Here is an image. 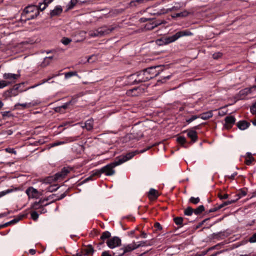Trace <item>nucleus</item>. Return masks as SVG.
Wrapping results in <instances>:
<instances>
[{"instance_id": "f257e3e1", "label": "nucleus", "mask_w": 256, "mask_h": 256, "mask_svg": "<svg viewBox=\"0 0 256 256\" xmlns=\"http://www.w3.org/2000/svg\"><path fill=\"white\" fill-rule=\"evenodd\" d=\"M120 165L117 160H116L106 166L102 168L100 170H96L90 176H89L86 178L85 181H88L91 180L92 176H100L102 174H105L106 176H110L114 174L115 170L114 168L116 166Z\"/></svg>"}, {"instance_id": "f03ea898", "label": "nucleus", "mask_w": 256, "mask_h": 256, "mask_svg": "<svg viewBox=\"0 0 256 256\" xmlns=\"http://www.w3.org/2000/svg\"><path fill=\"white\" fill-rule=\"evenodd\" d=\"M40 14L38 6L30 5L24 9L22 15L26 17V20H30L36 18Z\"/></svg>"}, {"instance_id": "7ed1b4c3", "label": "nucleus", "mask_w": 256, "mask_h": 256, "mask_svg": "<svg viewBox=\"0 0 256 256\" xmlns=\"http://www.w3.org/2000/svg\"><path fill=\"white\" fill-rule=\"evenodd\" d=\"M114 28H101L96 30H91L88 32V36L90 37L102 36L104 34H108L114 30Z\"/></svg>"}, {"instance_id": "20e7f679", "label": "nucleus", "mask_w": 256, "mask_h": 256, "mask_svg": "<svg viewBox=\"0 0 256 256\" xmlns=\"http://www.w3.org/2000/svg\"><path fill=\"white\" fill-rule=\"evenodd\" d=\"M128 78L130 80H132V84L146 82L143 70L130 75Z\"/></svg>"}, {"instance_id": "39448f33", "label": "nucleus", "mask_w": 256, "mask_h": 256, "mask_svg": "<svg viewBox=\"0 0 256 256\" xmlns=\"http://www.w3.org/2000/svg\"><path fill=\"white\" fill-rule=\"evenodd\" d=\"M40 104L38 100H34L28 103L20 104L18 103L15 105V108L17 109L29 108L34 106H38Z\"/></svg>"}, {"instance_id": "423d86ee", "label": "nucleus", "mask_w": 256, "mask_h": 256, "mask_svg": "<svg viewBox=\"0 0 256 256\" xmlns=\"http://www.w3.org/2000/svg\"><path fill=\"white\" fill-rule=\"evenodd\" d=\"M106 244L110 248H114L121 244V240L118 237L114 236L108 239L106 242Z\"/></svg>"}, {"instance_id": "0eeeda50", "label": "nucleus", "mask_w": 256, "mask_h": 256, "mask_svg": "<svg viewBox=\"0 0 256 256\" xmlns=\"http://www.w3.org/2000/svg\"><path fill=\"white\" fill-rule=\"evenodd\" d=\"M144 92V89L142 88L138 87L127 90L126 94L128 96H138Z\"/></svg>"}, {"instance_id": "6e6552de", "label": "nucleus", "mask_w": 256, "mask_h": 256, "mask_svg": "<svg viewBox=\"0 0 256 256\" xmlns=\"http://www.w3.org/2000/svg\"><path fill=\"white\" fill-rule=\"evenodd\" d=\"M26 194L30 198H38L42 194L33 187H30L26 190Z\"/></svg>"}, {"instance_id": "1a4fd4ad", "label": "nucleus", "mask_w": 256, "mask_h": 256, "mask_svg": "<svg viewBox=\"0 0 256 256\" xmlns=\"http://www.w3.org/2000/svg\"><path fill=\"white\" fill-rule=\"evenodd\" d=\"M20 74L12 73H5L3 74V78L10 84L15 82V80L20 77Z\"/></svg>"}, {"instance_id": "9d476101", "label": "nucleus", "mask_w": 256, "mask_h": 256, "mask_svg": "<svg viewBox=\"0 0 256 256\" xmlns=\"http://www.w3.org/2000/svg\"><path fill=\"white\" fill-rule=\"evenodd\" d=\"M136 152H131L128 153L125 156H120L116 158L120 164L126 162L127 160L131 159L136 154Z\"/></svg>"}, {"instance_id": "9b49d317", "label": "nucleus", "mask_w": 256, "mask_h": 256, "mask_svg": "<svg viewBox=\"0 0 256 256\" xmlns=\"http://www.w3.org/2000/svg\"><path fill=\"white\" fill-rule=\"evenodd\" d=\"M136 248V242H132V244L127 245L124 248H122L121 250L122 252V253L118 254L116 256H122L125 253L131 252Z\"/></svg>"}, {"instance_id": "f8f14e48", "label": "nucleus", "mask_w": 256, "mask_h": 256, "mask_svg": "<svg viewBox=\"0 0 256 256\" xmlns=\"http://www.w3.org/2000/svg\"><path fill=\"white\" fill-rule=\"evenodd\" d=\"M148 69L150 74H152V75H154V78L157 76L160 72L163 70L162 67L161 66H152L148 68Z\"/></svg>"}, {"instance_id": "ddd939ff", "label": "nucleus", "mask_w": 256, "mask_h": 256, "mask_svg": "<svg viewBox=\"0 0 256 256\" xmlns=\"http://www.w3.org/2000/svg\"><path fill=\"white\" fill-rule=\"evenodd\" d=\"M235 122V118L233 116H226L225 118V128H230Z\"/></svg>"}, {"instance_id": "4468645a", "label": "nucleus", "mask_w": 256, "mask_h": 256, "mask_svg": "<svg viewBox=\"0 0 256 256\" xmlns=\"http://www.w3.org/2000/svg\"><path fill=\"white\" fill-rule=\"evenodd\" d=\"M158 196V192L154 188H150L148 194V196L150 200H156Z\"/></svg>"}, {"instance_id": "2eb2a0df", "label": "nucleus", "mask_w": 256, "mask_h": 256, "mask_svg": "<svg viewBox=\"0 0 256 256\" xmlns=\"http://www.w3.org/2000/svg\"><path fill=\"white\" fill-rule=\"evenodd\" d=\"M178 38L177 32L172 36L164 38V40L166 44L175 42Z\"/></svg>"}, {"instance_id": "dca6fc26", "label": "nucleus", "mask_w": 256, "mask_h": 256, "mask_svg": "<svg viewBox=\"0 0 256 256\" xmlns=\"http://www.w3.org/2000/svg\"><path fill=\"white\" fill-rule=\"evenodd\" d=\"M250 125V123L245 120L240 121L237 124L238 127L241 130H244Z\"/></svg>"}, {"instance_id": "f3484780", "label": "nucleus", "mask_w": 256, "mask_h": 256, "mask_svg": "<svg viewBox=\"0 0 256 256\" xmlns=\"http://www.w3.org/2000/svg\"><path fill=\"white\" fill-rule=\"evenodd\" d=\"M62 11V9L60 6H57L54 10H52L50 13L51 16H54L60 15Z\"/></svg>"}, {"instance_id": "a211bd4d", "label": "nucleus", "mask_w": 256, "mask_h": 256, "mask_svg": "<svg viewBox=\"0 0 256 256\" xmlns=\"http://www.w3.org/2000/svg\"><path fill=\"white\" fill-rule=\"evenodd\" d=\"M188 138H191L193 142H195L198 138L196 132L194 130H189L187 134Z\"/></svg>"}, {"instance_id": "6ab92c4d", "label": "nucleus", "mask_w": 256, "mask_h": 256, "mask_svg": "<svg viewBox=\"0 0 256 256\" xmlns=\"http://www.w3.org/2000/svg\"><path fill=\"white\" fill-rule=\"evenodd\" d=\"M94 126V121L90 119L85 122L84 127L88 130H90L92 129Z\"/></svg>"}, {"instance_id": "aec40b11", "label": "nucleus", "mask_w": 256, "mask_h": 256, "mask_svg": "<svg viewBox=\"0 0 256 256\" xmlns=\"http://www.w3.org/2000/svg\"><path fill=\"white\" fill-rule=\"evenodd\" d=\"M200 118L202 120H206L212 116V112L210 111L204 112L199 116Z\"/></svg>"}, {"instance_id": "412c9836", "label": "nucleus", "mask_w": 256, "mask_h": 256, "mask_svg": "<svg viewBox=\"0 0 256 256\" xmlns=\"http://www.w3.org/2000/svg\"><path fill=\"white\" fill-rule=\"evenodd\" d=\"M177 34L178 35V38L184 36H190L193 34L191 32L188 30L178 32Z\"/></svg>"}, {"instance_id": "4be33fe9", "label": "nucleus", "mask_w": 256, "mask_h": 256, "mask_svg": "<svg viewBox=\"0 0 256 256\" xmlns=\"http://www.w3.org/2000/svg\"><path fill=\"white\" fill-rule=\"evenodd\" d=\"M52 58V56L46 57L44 59L43 62L41 63V66L45 67L48 66L50 64Z\"/></svg>"}, {"instance_id": "5701e85b", "label": "nucleus", "mask_w": 256, "mask_h": 256, "mask_svg": "<svg viewBox=\"0 0 256 256\" xmlns=\"http://www.w3.org/2000/svg\"><path fill=\"white\" fill-rule=\"evenodd\" d=\"M143 72L144 73V76L146 81L154 78V75H152V74H150L148 68L144 70Z\"/></svg>"}, {"instance_id": "b1692460", "label": "nucleus", "mask_w": 256, "mask_h": 256, "mask_svg": "<svg viewBox=\"0 0 256 256\" xmlns=\"http://www.w3.org/2000/svg\"><path fill=\"white\" fill-rule=\"evenodd\" d=\"M86 254H92L94 252V249L91 244H88L84 250Z\"/></svg>"}, {"instance_id": "393cba45", "label": "nucleus", "mask_w": 256, "mask_h": 256, "mask_svg": "<svg viewBox=\"0 0 256 256\" xmlns=\"http://www.w3.org/2000/svg\"><path fill=\"white\" fill-rule=\"evenodd\" d=\"M236 202V200H228L226 202H224L222 204L218 205V208H220V210L224 206H228V204L234 203Z\"/></svg>"}, {"instance_id": "a878e982", "label": "nucleus", "mask_w": 256, "mask_h": 256, "mask_svg": "<svg viewBox=\"0 0 256 256\" xmlns=\"http://www.w3.org/2000/svg\"><path fill=\"white\" fill-rule=\"evenodd\" d=\"M204 210V207L203 205H200L199 206H198L194 210V214L196 215L200 214Z\"/></svg>"}, {"instance_id": "bb28decb", "label": "nucleus", "mask_w": 256, "mask_h": 256, "mask_svg": "<svg viewBox=\"0 0 256 256\" xmlns=\"http://www.w3.org/2000/svg\"><path fill=\"white\" fill-rule=\"evenodd\" d=\"M193 213H194V209L190 206L188 207L184 210V214L186 216H192Z\"/></svg>"}, {"instance_id": "cd10ccee", "label": "nucleus", "mask_w": 256, "mask_h": 256, "mask_svg": "<svg viewBox=\"0 0 256 256\" xmlns=\"http://www.w3.org/2000/svg\"><path fill=\"white\" fill-rule=\"evenodd\" d=\"M110 236V233L108 231H106L102 233L100 236V240H104Z\"/></svg>"}, {"instance_id": "c85d7f7f", "label": "nucleus", "mask_w": 256, "mask_h": 256, "mask_svg": "<svg viewBox=\"0 0 256 256\" xmlns=\"http://www.w3.org/2000/svg\"><path fill=\"white\" fill-rule=\"evenodd\" d=\"M174 220L176 224L182 225L183 218L182 217H176L174 218Z\"/></svg>"}, {"instance_id": "c756f323", "label": "nucleus", "mask_w": 256, "mask_h": 256, "mask_svg": "<svg viewBox=\"0 0 256 256\" xmlns=\"http://www.w3.org/2000/svg\"><path fill=\"white\" fill-rule=\"evenodd\" d=\"M189 12L186 10L175 14L173 17H185L188 16Z\"/></svg>"}, {"instance_id": "7c9ffc66", "label": "nucleus", "mask_w": 256, "mask_h": 256, "mask_svg": "<svg viewBox=\"0 0 256 256\" xmlns=\"http://www.w3.org/2000/svg\"><path fill=\"white\" fill-rule=\"evenodd\" d=\"M56 180H57L56 178V176L54 175V176H51L47 178L44 180V182L46 183H51Z\"/></svg>"}, {"instance_id": "2f4dec72", "label": "nucleus", "mask_w": 256, "mask_h": 256, "mask_svg": "<svg viewBox=\"0 0 256 256\" xmlns=\"http://www.w3.org/2000/svg\"><path fill=\"white\" fill-rule=\"evenodd\" d=\"M200 202V199L198 197L194 198V197H191L189 199V202L196 204Z\"/></svg>"}, {"instance_id": "473e14b6", "label": "nucleus", "mask_w": 256, "mask_h": 256, "mask_svg": "<svg viewBox=\"0 0 256 256\" xmlns=\"http://www.w3.org/2000/svg\"><path fill=\"white\" fill-rule=\"evenodd\" d=\"M252 88H246L240 91V94L242 95H247L251 92V90Z\"/></svg>"}, {"instance_id": "72a5a7b5", "label": "nucleus", "mask_w": 256, "mask_h": 256, "mask_svg": "<svg viewBox=\"0 0 256 256\" xmlns=\"http://www.w3.org/2000/svg\"><path fill=\"white\" fill-rule=\"evenodd\" d=\"M55 176H56V178L57 180H62L66 176L64 175V174L63 173H62V171L56 174Z\"/></svg>"}, {"instance_id": "f704fd0d", "label": "nucleus", "mask_w": 256, "mask_h": 256, "mask_svg": "<svg viewBox=\"0 0 256 256\" xmlns=\"http://www.w3.org/2000/svg\"><path fill=\"white\" fill-rule=\"evenodd\" d=\"M77 2V0H71L70 2L68 5V10H70L72 8Z\"/></svg>"}, {"instance_id": "c9c22d12", "label": "nucleus", "mask_w": 256, "mask_h": 256, "mask_svg": "<svg viewBox=\"0 0 256 256\" xmlns=\"http://www.w3.org/2000/svg\"><path fill=\"white\" fill-rule=\"evenodd\" d=\"M58 187L56 185H52L46 188V190L49 192H54L58 189Z\"/></svg>"}, {"instance_id": "e433bc0d", "label": "nucleus", "mask_w": 256, "mask_h": 256, "mask_svg": "<svg viewBox=\"0 0 256 256\" xmlns=\"http://www.w3.org/2000/svg\"><path fill=\"white\" fill-rule=\"evenodd\" d=\"M10 84V82H8L5 80H0V88H2L6 86H8Z\"/></svg>"}, {"instance_id": "4c0bfd02", "label": "nucleus", "mask_w": 256, "mask_h": 256, "mask_svg": "<svg viewBox=\"0 0 256 256\" xmlns=\"http://www.w3.org/2000/svg\"><path fill=\"white\" fill-rule=\"evenodd\" d=\"M77 72H70L65 74V78H70L74 76H77Z\"/></svg>"}, {"instance_id": "58836bf2", "label": "nucleus", "mask_w": 256, "mask_h": 256, "mask_svg": "<svg viewBox=\"0 0 256 256\" xmlns=\"http://www.w3.org/2000/svg\"><path fill=\"white\" fill-rule=\"evenodd\" d=\"M248 158L246 160V163L247 165H250L252 162L254 160V158L250 153H248Z\"/></svg>"}, {"instance_id": "ea45409f", "label": "nucleus", "mask_w": 256, "mask_h": 256, "mask_svg": "<svg viewBox=\"0 0 256 256\" xmlns=\"http://www.w3.org/2000/svg\"><path fill=\"white\" fill-rule=\"evenodd\" d=\"M156 43L157 44H158L159 46H162V45L166 44L165 43V42L164 40V38L157 40H156Z\"/></svg>"}, {"instance_id": "a19ab883", "label": "nucleus", "mask_w": 256, "mask_h": 256, "mask_svg": "<svg viewBox=\"0 0 256 256\" xmlns=\"http://www.w3.org/2000/svg\"><path fill=\"white\" fill-rule=\"evenodd\" d=\"M177 141L178 143L182 144L186 142V140L184 136H180L177 138Z\"/></svg>"}, {"instance_id": "79ce46f5", "label": "nucleus", "mask_w": 256, "mask_h": 256, "mask_svg": "<svg viewBox=\"0 0 256 256\" xmlns=\"http://www.w3.org/2000/svg\"><path fill=\"white\" fill-rule=\"evenodd\" d=\"M47 6H46V4H45L44 2L42 3H40L38 7V10H40L41 11H42L44 10Z\"/></svg>"}, {"instance_id": "37998d69", "label": "nucleus", "mask_w": 256, "mask_h": 256, "mask_svg": "<svg viewBox=\"0 0 256 256\" xmlns=\"http://www.w3.org/2000/svg\"><path fill=\"white\" fill-rule=\"evenodd\" d=\"M31 217L34 220H36L38 218V214L37 212H33L31 213Z\"/></svg>"}, {"instance_id": "c03bdc74", "label": "nucleus", "mask_w": 256, "mask_h": 256, "mask_svg": "<svg viewBox=\"0 0 256 256\" xmlns=\"http://www.w3.org/2000/svg\"><path fill=\"white\" fill-rule=\"evenodd\" d=\"M66 143V142L65 141H60V142H54V143H52L51 144V147H54V146H59L60 144H65Z\"/></svg>"}, {"instance_id": "a18cd8bd", "label": "nucleus", "mask_w": 256, "mask_h": 256, "mask_svg": "<svg viewBox=\"0 0 256 256\" xmlns=\"http://www.w3.org/2000/svg\"><path fill=\"white\" fill-rule=\"evenodd\" d=\"M148 0H136L135 1H132L130 2V4L133 5L134 6H136L135 3L137 2L138 4H142L144 2V1L148 2Z\"/></svg>"}, {"instance_id": "49530a36", "label": "nucleus", "mask_w": 256, "mask_h": 256, "mask_svg": "<svg viewBox=\"0 0 256 256\" xmlns=\"http://www.w3.org/2000/svg\"><path fill=\"white\" fill-rule=\"evenodd\" d=\"M70 169L69 168H68L64 167L62 168L61 171L62 173H63L64 175L66 176L70 172Z\"/></svg>"}, {"instance_id": "de8ad7c7", "label": "nucleus", "mask_w": 256, "mask_h": 256, "mask_svg": "<svg viewBox=\"0 0 256 256\" xmlns=\"http://www.w3.org/2000/svg\"><path fill=\"white\" fill-rule=\"evenodd\" d=\"M198 118H200L199 116H196V115L192 116L190 118L186 120V122L188 123H190V122H192L193 120L197 119Z\"/></svg>"}, {"instance_id": "09e8293b", "label": "nucleus", "mask_w": 256, "mask_h": 256, "mask_svg": "<svg viewBox=\"0 0 256 256\" xmlns=\"http://www.w3.org/2000/svg\"><path fill=\"white\" fill-rule=\"evenodd\" d=\"M42 200H40L38 202H35L32 206V208L36 210L39 208L40 204H41Z\"/></svg>"}, {"instance_id": "8fccbe9b", "label": "nucleus", "mask_w": 256, "mask_h": 256, "mask_svg": "<svg viewBox=\"0 0 256 256\" xmlns=\"http://www.w3.org/2000/svg\"><path fill=\"white\" fill-rule=\"evenodd\" d=\"M249 242L250 243L256 242V233L254 234L250 238Z\"/></svg>"}, {"instance_id": "3c124183", "label": "nucleus", "mask_w": 256, "mask_h": 256, "mask_svg": "<svg viewBox=\"0 0 256 256\" xmlns=\"http://www.w3.org/2000/svg\"><path fill=\"white\" fill-rule=\"evenodd\" d=\"M62 43L64 45H67L70 43L71 40L68 38H64L62 40Z\"/></svg>"}, {"instance_id": "603ef678", "label": "nucleus", "mask_w": 256, "mask_h": 256, "mask_svg": "<svg viewBox=\"0 0 256 256\" xmlns=\"http://www.w3.org/2000/svg\"><path fill=\"white\" fill-rule=\"evenodd\" d=\"M246 194V192L245 191L242 190L239 194H238V198L236 200V201L242 196H245Z\"/></svg>"}, {"instance_id": "864d4df0", "label": "nucleus", "mask_w": 256, "mask_h": 256, "mask_svg": "<svg viewBox=\"0 0 256 256\" xmlns=\"http://www.w3.org/2000/svg\"><path fill=\"white\" fill-rule=\"evenodd\" d=\"M146 245V242H144V241H142V242H140L138 244H136V248H140V246H144Z\"/></svg>"}, {"instance_id": "5fc2aeb1", "label": "nucleus", "mask_w": 256, "mask_h": 256, "mask_svg": "<svg viewBox=\"0 0 256 256\" xmlns=\"http://www.w3.org/2000/svg\"><path fill=\"white\" fill-rule=\"evenodd\" d=\"M218 197L220 200L226 199V198H228V194H224V195H222L221 194H218Z\"/></svg>"}, {"instance_id": "6e6d98bb", "label": "nucleus", "mask_w": 256, "mask_h": 256, "mask_svg": "<svg viewBox=\"0 0 256 256\" xmlns=\"http://www.w3.org/2000/svg\"><path fill=\"white\" fill-rule=\"evenodd\" d=\"M222 54L220 52H216L213 54L212 57L214 59H218L222 56Z\"/></svg>"}, {"instance_id": "4d7b16f0", "label": "nucleus", "mask_w": 256, "mask_h": 256, "mask_svg": "<svg viewBox=\"0 0 256 256\" xmlns=\"http://www.w3.org/2000/svg\"><path fill=\"white\" fill-rule=\"evenodd\" d=\"M250 112L252 114H256V103L250 108Z\"/></svg>"}, {"instance_id": "13d9d810", "label": "nucleus", "mask_w": 256, "mask_h": 256, "mask_svg": "<svg viewBox=\"0 0 256 256\" xmlns=\"http://www.w3.org/2000/svg\"><path fill=\"white\" fill-rule=\"evenodd\" d=\"M6 151L9 152V153H12L14 154H16V151L14 150V148H6Z\"/></svg>"}, {"instance_id": "bf43d9fd", "label": "nucleus", "mask_w": 256, "mask_h": 256, "mask_svg": "<svg viewBox=\"0 0 256 256\" xmlns=\"http://www.w3.org/2000/svg\"><path fill=\"white\" fill-rule=\"evenodd\" d=\"M58 197V196H56V194H52L50 196L46 199V200H53V201H55L56 200H54L55 198H57Z\"/></svg>"}, {"instance_id": "052dcab7", "label": "nucleus", "mask_w": 256, "mask_h": 256, "mask_svg": "<svg viewBox=\"0 0 256 256\" xmlns=\"http://www.w3.org/2000/svg\"><path fill=\"white\" fill-rule=\"evenodd\" d=\"M154 226L157 230H162V226H161L160 224L158 223V222H156L154 224Z\"/></svg>"}, {"instance_id": "680f3d73", "label": "nucleus", "mask_w": 256, "mask_h": 256, "mask_svg": "<svg viewBox=\"0 0 256 256\" xmlns=\"http://www.w3.org/2000/svg\"><path fill=\"white\" fill-rule=\"evenodd\" d=\"M220 210V208H218V206H214V208H210L209 210H208V212L210 213V212H216L218 210Z\"/></svg>"}, {"instance_id": "e2e57ef3", "label": "nucleus", "mask_w": 256, "mask_h": 256, "mask_svg": "<svg viewBox=\"0 0 256 256\" xmlns=\"http://www.w3.org/2000/svg\"><path fill=\"white\" fill-rule=\"evenodd\" d=\"M104 242H100L97 246V248H98V250H101L103 248V246H104Z\"/></svg>"}, {"instance_id": "0e129e2a", "label": "nucleus", "mask_w": 256, "mask_h": 256, "mask_svg": "<svg viewBox=\"0 0 256 256\" xmlns=\"http://www.w3.org/2000/svg\"><path fill=\"white\" fill-rule=\"evenodd\" d=\"M170 76H171L170 75L164 76L162 80H160L158 82L161 81L162 82H164L166 81V80H169L170 78Z\"/></svg>"}, {"instance_id": "69168bd1", "label": "nucleus", "mask_w": 256, "mask_h": 256, "mask_svg": "<svg viewBox=\"0 0 256 256\" xmlns=\"http://www.w3.org/2000/svg\"><path fill=\"white\" fill-rule=\"evenodd\" d=\"M102 256H112L108 251L103 252Z\"/></svg>"}, {"instance_id": "338daca9", "label": "nucleus", "mask_w": 256, "mask_h": 256, "mask_svg": "<svg viewBox=\"0 0 256 256\" xmlns=\"http://www.w3.org/2000/svg\"><path fill=\"white\" fill-rule=\"evenodd\" d=\"M237 175V172H234V173H232L231 175L230 176H228V178H231V179H234V177Z\"/></svg>"}, {"instance_id": "774afa93", "label": "nucleus", "mask_w": 256, "mask_h": 256, "mask_svg": "<svg viewBox=\"0 0 256 256\" xmlns=\"http://www.w3.org/2000/svg\"><path fill=\"white\" fill-rule=\"evenodd\" d=\"M70 102H68L64 104H63L62 106L60 108H62L64 109H66V108H68V106L70 104Z\"/></svg>"}]
</instances>
